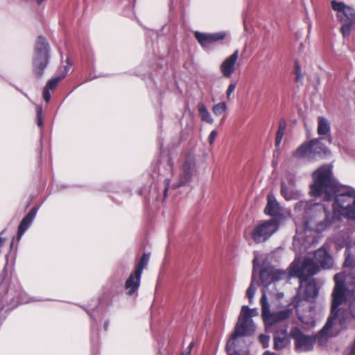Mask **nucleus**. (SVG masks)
<instances>
[{"label": "nucleus", "instance_id": "nucleus-1", "mask_svg": "<svg viewBox=\"0 0 355 355\" xmlns=\"http://www.w3.org/2000/svg\"><path fill=\"white\" fill-rule=\"evenodd\" d=\"M313 184L311 193L322 196L327 200H333L332 207L335 213L355 219V191L339 185L334 179L330 165H323L313 173Z\"/></svg>", "mask_w": 355, "mask_h": 355}, {"label": "nucleus", "instance_id": "nucleus-2", "mask_svg": "<svg viewBox=\"0 0 355 355\" xmlns=\"http://www.w3.org/2000/svg\"><path fill=\"white\" fill-rule=\"evenodd\" d=\"M352 313L331 312L325 325L315 337L305 335L298 327L292 328L290 336L295 340L296 349L300 352L311 351L316 341L320 345H325L329 337L336 336L346 328Z\"/></svg>", "mask_w": 355, "mask_h": 355}, {"label": "nucleus", "instance_id": "nucleus-3", "mask_svg": "<svg viewBox=\"0 0 355 355\" xmlns=\"http://www.w3.org/2000/svg\"><path fill=\"white\" fill-rule=\"evenodd\" d=\"M294 210L302 216L306 228L318 232L324 231L333 223V214L320 203L300 200L295 204Z\"/></svg>", "mask_w": 355, "mask_h": 355}, {"label": "nucleus", "instance_id": "nucleus-4", "mask_svg": "<svg viewBox=\"0 0 355 355\" xmlns=\"http://www.w3.org/2000/svg\"><path fill=\"white\" fill-rule=\"evenodd\" d=\"M256 313L257 312H241L234 331L227 342V350H233L236 352L242 350L245 345L243 337L250 336L255 331L256 326L252 320V317L255 316Z\"/></svg>", "mask_w": 355, "mask_h": 355}, {"label": "nucleus", "instance_id": "nucleus-5", "mask_svg": "<svg viewBox=\"0 0 355 355\" xmlns=\"http://www.w3.org/2000/svg\"><path fill=\"white\" fill-rule=\"evenodd\" d=\"M50 58V46L43 36L37 38L33 59V70L35 76L40 78L47 67Z\"/></svg>", "mask_w": 355, "mask_h": 355}, {"label": "nucleus", "instance_id": "nucleus-6", "mask_svg": "<svg viewBox=\"0 0 355 355\" xmlns=\"http://www.w3.org/2000/svg\"><path fill=\"white\" fill-rule=\"evenodd\" d=\"M331 3L333 10L337 12L336 17L341 24L340 32L343 36L349 37L355 26V10L343 2L333 0Z\"/></svg>", "mask_w": 355, "mask_h": 355}, {"label": "nucleus", "instance_id": "nucleus-7", "mask_svg": "<svg viewBox=\"0 0 355 355\" xmlns=\"http://www.w3.org/2000/svg\"><path fill=\"white\" fill-rule=\"evenodd\" d=\"M329 152V149L324 146L320 139H313L309 142H304L300 145L293 153V156L298 159H306L311 162L317 156L326 155Z\"/></svg>", "mask_w": 355, "mask_h": 355}, {"label": "nucleus", "instance_id": "nucleus-8", "mask_svg": "<svg viewBox=\"0 0 355 355\" xmlns=\"http://www.w3.org/2000/svg\"><path fill=\"white\" fill-rule=\"evenodd\" d=\"M290 268L293 276L297 277L300 283L306 282L307 279L316 275L320 271L319 266L311 257H305L299 266V261L296 259L293 261Z\"/></svg>", "mask_w": 355, "mask_h": 355}, {"label": "nucleus", "instance_id": "nucleus-9", "mask_svg": "<svg viewBox=\"0 0 355 355\" xmlns=\"http://www.w3.org/2000/svg\"><path fill=\"white\" fill-rule=\"evenodd\" d=\"M303 284L304 282L300 283L297 295L284 311H293V309L297 311L299 308L304 306L309 300H313L317 296V288L314 283L307 282L302 293Z\"/></svg>", "mask_w": 355, "mask_h": 355}, {"label": "nucleus", "instance_id": "nucleus-10", "mask_svg": "<svg viewBox=\"0 0 355 355\" xmlns=\"http://www.w3.org/2000/svg\"><path fill=\"white\" fill-rule=\"evenodd\" d=\"M279 223L275 218L265 220L256 226L251 232V237L256 243L268 240L279 229Z\"/></svg>", "mask_w": 355, "mask_h": 355}, {"label": "nucleus", "instance_id": "nucleus-11", "mask_svg": "<svg viewBox=\"0 0 355 355\" xmlns=\"http://www.w3.org/2000/svg\"><path fill=\"white\" fill-rule=\"evenodd\" d=\"M335 286L331 293V305L330 311H338L339 306L347 300V286L343 273H337L334 276Z\"/></svg>", "mask_w": 355, "mask_h": 355}, {"label": "nucleus", "instance_id": "nucleus-12", "mask_svg": "<svg viewBox=\"0 0 355 355\" xmlns=\"http://www.w3.org/2000/svg\"><path fill=\"white\" fill-rule=\"evenodd\" d=\"M283 298L284 293L282 292L263 289L260 299L261 311L279 310L283 306Z\"/></svg>", "mask_w": 355, "mask_h": 355}, {"label": "nucleus", "instance_id": "nucleus-13", "mask_svg": "<svg viewBox=\"0 0 355 355\" xmlns=\"http://www.w3.org/2000/svg\"><path fill=\"white\" fill-rule=\"evenodd\" d=\"M260 279L264 286V289L268 288V286L282 279H288L290 274L284 270H280L272 266H267L262 268L260 271Z\"/></svg>", "mask_w": 355, "mask_h": 355}, {"label": "nucleus", "instance_id": "nucleus-14", "mask_svg": "<svg viewBox=\"0 0 355 355\" xmlns=\"http://www.w3.org/2000/svg\"><path fill=\"white\" fill-rule=\"evenodd\" d=\"M193 168L191 164L187 162L184 163L182 172L179 175L178 182L177 183H171V180H164V188L163 190V200L167 197V193L169 189H176L180 187L184 186L192 177Z\"/></svg>", "mask_w": 355, "mask_h": 355}, {"label": "nucleus", "instance_id": "nucleus-15", "mask_svg": "<svg viewBox=\"0 0 355 355\" xmlns=\"http://www.w3.org/2000/svg\"><path fill=\"white\" fill-rule=\"evenodd\" d=\"M239 53V50H236L231 55L226 58L220 65V71L224 77L230 78L234 72Z\"/></svg>", "mask_w": 355, "mask_h": 355}, {"label": "nucleus", "instance_id": "nucleus-16", "mask_svg": "<svg viewBox=\"0 0 355 355\" xmlns=\"http://www.w3.org/2000/svg\"><path fill=\"white\" fill-rule=\"evenodd\" d=\"M314 259L317 264H320L323 269H330L334 266V259L327 250L320 248L314 252Z\"/></svg>", "mask_w": 355, "mask_h": 355}, {"label": "nucleus", "instance_id": "nucleus-17", "mask_svg": "<svg viewBox=\"0 0 355 355\" xmlns=\"http://www.w3.org/2000/svg\"><path fill=\"white\" fill-rule=\"evenodd\" d=\"M225 37V33L223 32L216 33L212 34L202 33L196 32L195 38L204 47L220 40H223Z\"/></svg>", "mask_w": 355, "mask_h": 355}, {"label": "nucleus", "instance_id": "nucleus-18", "mask_svg": "<svg viewBox=\"0 0 355 355\" xmlns=\"http://www.w3.org/2000/svg\"><path fill=\"white\" fill-rule=\"evenodd\" d=\"M290 312H262V318L266 328L288 318Z\"/></svg>", "mask_w": 355, "mask_h": 355}, {"label": "nucleus", "instance_id": "nucleus-19", "mask_svg": "<svg viewBox=\"0 0 355 355\" xmlns=\"http://www.w3.org/2000/svg\"><path fill=\"white\" fill-rule=\"evenodd\" d=\"M141 273H137V270L130 274L125 282V288L128 290V295H133L139 288L140 285Z\"/></svg>", "mask_w": 355, "mask_h": 355}, {"label": "nucleus", "instance_id": "nucleus-20", "mask_svg": "<svg viewBox=\"0 0 355 355\" xmlns=\"http://www.w3.org/2000/svg\"><path fill=\"white\" fill-rule=\"evenodd\" d=\"M37 209L35 207H33L27 215L21 220L17 231L18 239H20L21 236L24 234L26 230L29 227L32 223L34 218L36 216Z\"/></svg>", "mask_w": 355, "mask_h": 355}, {"label": "nucleus", "instance_id": "nucleus-21", "mask_svg": "<svg viewBox=\"0 0 355 355\" xmlns=\"http://www.w3.org/2000/svg\"><path fill=\"white\" fill-rule=\"evenodd\" d=\"M37 209L35 207H33L27 215L21 220L17 231L18 239H20L21 236L24 234L26 230L29 227L32 223L34 218L36 216Z\"/></svg>", "mask_w": 355, "mask_h": 355}, {"label": "nucleus", "instance_id": "nucleus-22", "mask_svg": "<svg viewBox=\"0 0 355 355\" xmlns=\"http://www.w3.org/2000/svg\"><path fill=\"white\" fill-rule=\"evenodd\" d=\"M264 211L266 214L272 217H277L281 214L279 204L273 196H268V202Z\"/></svg>", "mask_w": 355, "mask_h": 355}, {"label": "nucleus", "instance_id": "nucleus-23", "mask_svg": "<svg viewBox=\"0 0 355 355\" xmlns=\"http://www.w3.org/2000/svg\"><path fill=\"white\" fill-rule=\"evenodd\" d=\"M252 263H253V268H252V279H251L250 284L246 291V297L248 298L250 303H252V299L256 293V291H257L256 286L259 284L258 281L257 280V269H256L257 259L254 258L253 259Z\"/></svg>", "mask_w": 355, "mask_h": 355}, {"label": "nucleus", "instance_id": "nucleus-24", "mask_svg": "<svg viewBox=\"0 0 355 355\" xmlns=\"http://www.w3.org/2000/svg\"><path fill=\"white\" fill-rule=\"evenodd\" d=\"M298 318L306 328L314 327L317 322L315 312H297Z\"/></svg>", "mask_w": 355, "mask_h": 355}, {"label": "nucleus", "instance_id": "nucleus-25", "mask_svg": "<svg viewBox=\"0 0 355 355\" xmlns=\"http://www.w3.org/2000/svg\"><path fill=\"white\" fill-rule=\"evenodd\" d=\"M288 338L286 330L284 329L280 332L277 331L274 335V348L275 349H282L288 344Z\"/></svg>", "mask_w": 355, "mask_h": 355}, {"label": "nucleus", "instance_id": "nucleus-26", "mask_svg": "<svg viewBox=\"0 0 355 355\" xmlns=\"http://www.w3.org/2000/svg\"><path fill=\"white\" fill-rule=\"evenodd\" d=\"M331 131L330 123L327 119L324 116L318 118L317 133L320 136H327Z\"/></svg>", "mask_w": 355, "mask_h": 355}, {"label": "nucleus", "instance_id": "nucleus-27", "mask_svg": "<svg viewBox=\"0 0 355 355\" xmlns=\"http://www.w3.org/2000/svg\"><path fill=\"white\" fill-rule=\"evenodd\" d=\"M281 194L286 200L297 199L300 196V192L293 187H288L284 182L281 184Z\"/></svg>", "mask_w": 355, "mask_h": 355}, {"label": "nucleus", "instance_id": "nucleus-28", "mask_svg": "<svg viewBox=\"0 0 355 355\" xmlns=\"http://www.w3.org/2000/svg\"><path fill=\"white\" fill-rule=\"evenodd\" d=\"M287 123L285 119H280L279 122L278 130L276 134L275 138V145L277 146H279L284 135L286 129Z\"/></svg>", "mask_w": 355, "mask_h": 355}, {"label": "nucleus", "instance_id": "nucleus-29", "mask_svg": "<svg viewBox=\"0 0 355 355\" xmlns=\"http://www.w3.org/2000/svg\"><path fill=\"white\" fill-rule=\"evenodd\" d=\"M198 110L202 120L211 124L214 123V119L211 117L209 112L203 103H200L198 104Z\"/></svg>", "mask_w": 355, "mask_h": 355}, {"label": "nucleus", "instance_id": "nucleus-30", "mask_svg": "<svg viewBox=\"0 0 355 355\" xmlns=\"http://www.w3.org/2000/svg\"><path fill=\"white\" fill-rule=\"evenodd\" d=\"M68 71L69 69L66 67L64 69V72L62 75L49 80L47 82L45 87L48 88L49 89H53L56 87L58 83L66 76L67 73H68Z\"/></svg>", "mask_w": 355, "mask_h": 355}, {"label": "nucleus", "instance_id": "nucleus-31", "mask_svg": "<svg viewBox=\"0 0 355 355\" xmlns=\"http://www.w3.org/2000/svg\"><path fill=\"white\" fill-rule=\"evenodd\" d=\"M150 259V254L144 253L141 257L139 261L138 262L135 270H137V273H142V270L144 268L146 267L148 261Z\"/></svg>", "mask_w": 355, "mask_h": 355}, {"label": "nucleus", "instance_id": "nucleus-32", "mask_svg": "<svg viewBox=\"0 0 355 355\" xmlns=\"http://www.w3.org/2000/svg\"><path fill=\"white\" fill-rule=\"evenodd\" d=\"M227 110V105L225 102H220L213 107L212 111L216 116L222 114Z\"/></svg>", "mask_w": 355, "mask_h": 355}, {"label": "nucleus", "instance_id": "nucleus-33", "mask_svg": "<svg viewBox=\"0 0 355 355\" xmlns=\"http://www.w3.org/2000/svg\"><path fill=\"white\" fill-rule=\"evenodd\" d=\"M295 73L296 75L295 81L296 82L300 81L302 79V74L301 72V69H300V64L297 61L295 62Z\"/></svg>", "mask_w": 355, "mask_h": 355}, {"label": "nucleus", "instance_id": "nucleus-34", "mask_svg": "<svg viewBox=\"0 0 355 355\" xmlns=\"http://www.w3.org/2000/svg\"><path fill=\"white\" fill-rule=\"evenodd\" d=\"M259 340L263 345V347L266 348L269 346L270 337L268 336L261 334L259 337Z\"/></svg>", "mask_w": 355, "mask_h": 355}, {"label": "nucleus", "instance_id": "nucleus-35", "mask_svg": "<svg viewBox=\"0 0 355 355\" xmlns=\"http://www.w3.org/2000/svg\"><path fill=\"white\" fill-rule=\"evenodd\" d=\"M37 123L39 127H42L43 125L42 110L41 107H37Z\"/></svg>", "mask_w": 355, "mask_h": 355}, {"label": "nucleus", "instance_id": "nucleus-36", "mask_svg": "<svg viewBox=\"0 0 355 355\" xmlns=\"http://www.w3.org/2000/svg\"><path fill=\"white\" fill-rule=\"evenodd\" d=\"M235 89H236V83L232 82L230 84V85L227 88V92H226L227 100L230 99L231 94L234 92Z\"/></svg>", "mask_w": 355, "mask_h": 355}, {"label": "nucleus", "instance_id": "nucleus-37", "mask_svg": "<svg viewBox=\"0 0 355 355\" xmlns=\"http://www.w3.org/2000/svg\"><path fill=\"white\" fill-rule=\"evenodd\" d=\"M218 135V132L216 130H212L209 136V143L211 145L214 144L216 137Z\"/></svg>", "mask_w": 355, "mask_h": 355}, {"label": "nucleus", "instance_id": "nucleus-38", "mask_svg": "<svg viewBox=\"0 0 355 355\" xmlns=\"http://www.w3.org/2000/svg\"><path fill=\"white\" fill-rule=\"evenodd\" d=\"M90 317H91V318L93 320H94L97 323L96 320L97 319H101L102 318V314H101V312H98V311L91 312Z\"/></svg>", "mask_w": 355, "mask_h": 355}, {"label": "nucleus", "instance_id": "nucleus-39", "mask_svg": "<svg viewBox=\"0 0 355 355\" xmlns=\"http://www.w3.org/2000/svg\"><path fill=\"white\" fill-rule=\"evenodd\" d=\"M48 88L44 87L43 92V98L46 102H49L51 98V94Z\"/></svg>", "mask_w": 355, "mask_h": 355}, {"label": "nucleus", "instance_id": "nucleus-40", "mask_svg": "<svg viewBox=\"0 0 355 355\" xmlns=\"http://www.w3.org/2000/svg\"><path fill=\"white\" fill-rule=\"evenodd\" d=\"M348 355H355V338L352 345L349 347V352Z\"/></svg>", "mask_w": 355, "mask_h": 355}, {"label": "nucleus", "instance_id": "nucleus-41", "mask_svg": "<svg viewBox=\"0 0 355 355\" xmlns=\"http://www.w3.org/2000/svg\"><path fill=\"white\" fill-rule=\"evenodd\" d=\"M241 311H257V308L250 309L248 306L243 305L241 307Z\"/></svg>", "mask_w": 355, "mask_h": 355}, {"label": "nucleus", "instance_id": "nucleus-42", "mask_svg": "<svg viewBox=\"0 0 355 355\" xmlns=\"http://www.w3.org/2000/svg\"><path fill=\"white\" fill-rule=\"evenodd\" d=\"M227 352L228 353V355H241L240 352H234L233 350H227Z\"/></svg>", "mask_w": 355, "mask_h": 355}, {"label": "nucleus", "instance_id": "nucleus-43", "mask_svg": "<svg viewBox=\"0 0 355 355\" xmlns=\"http://www.w3.org/2000/svg\"><path fill=\"white\" fill-rule=\"evenodd\" d=\"M349 309H350V311H355V298L352 302Z\"/></svg>", "mask_w": 355, "mask_h": 355}, {"label": "nucleus", "instance_id": "nucleus-44", "mask_svg": "<svg viewBox=\"0 0 355 355\" xmlns=\"http://www.w3.org/2000/svg\"><path fill=\"white\" fill-rule=\"evenodd\" d=\"M159 349V354L160 355H164L163 352L162 351V348L164 347V343H158Z\"/></svg>", "mask_w": 355, "mask_h": 355}, {"label": "nucleus", "instance_id": "nucleus-45", "mask_svg": "<svg viewBox=\"0 0 355 355\" xmlns=\"http://www.w3.org/2000/svg\"><path fill=\"white\" fill-rule=\"evenodd\" d=\"M263 355H279V354L278 353H275V352H270L269 351H266L263 353Z\"/></svg>", "mask_w": 355, "mask_h": 355}, {"label": "nucleus", "instance_id": "nucleus-46", "mask_svg": "<svg viewBox=\"0 0 355 355\" xmlns=\"http://www.w3.org/2000/svg\"><path fill=\"white\" fill-rule=\"evenodd\" d=\"M194 345V343L193 342H191L189 345V347H188V351L187 352H190V351L191 350V349L193 348ZM191 354V353H189Z\"/></svg>", "mask_w": 355, "mask_h": 355}, {"label": "nucleus", "instance_id": "nucleus-47", "mask_svg": "<svg viewBox=\"0 0 355 355\" xmlns=\"http://www.w3.org/2000/svg\"><path fill=\"white\" fill-rule=\"evenodd\" d=\"M108 324H109L108 321L104 322L103 327H104L105 331H107V327H108Z\"/></svg>", "mask_w": 355, "mask_h": 355}, {"label": "nucleus", "instance_id": "nucleus-48", "mask_svg": "<svg viewBox=\"0 0 355 355\" xmlns=\"http://www.w3.org/2000/svg\"><path fill=\"white\" fill-rule=\"evenodd\" d=\"M4 242V239H2L1 237H0V247L3 245Z\"/></svg>", "mask_w": 355, "mask_h": 355}, {"label": "nucleus", "instance_id": "nucleus-49", "mask_svg": "<svg viewBox=\"0 0 355 355\" xmlns=\"http://www.w3.org/2000/svg\"><path fill=\"white\" fill-rule=\"evenodd\" d=\"M328 141H329V143H331V142H332V138H331V137L330 135H329V137H328Z\"/></svg>", "mask_w": 355, "mask_h": 355}, {"label": "nucleus", "instance_id": "nucleus-50", "mask_svg": "<svg viewBox=\"0 0 355 355\" xmlns=\"http://www.w3.org/2000/svg\"><path fill=\"white\" fill-rule=\"evenodd\" d=\"M181 355H190L189 352H182Z\"/></svg>", "mask_w": 355, "mask_h": 355}, {"label": "nucleus", "instance_id": "nucleus-51", "mask_svg": "<svg viewBox=\"0 0 355 355\" xmlns=\"http://www.w3.org/2000/svg\"><path fill=\"white\" fill-rule=\"evenodd\" d=\"M92 342L94 343V334H92Z\"/></svg>", "mask_w": 355, "mask_h": 355}, {"label": "nucleus", "instance_id": "nucleus-52", "mask_svg": "<svg viewBox=\"0 0 355 355\" xmlns=\"http://www.w3.org/2000/svg\"><path fill=\"white\" fill-rule=\"evenodd\" d=\"M94 322H92V330L94 329Z\"/></svg>", "mask_w": 355, "mask_h": 355}]
</instances>
